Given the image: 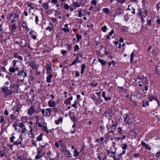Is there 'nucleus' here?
<instances>
[{"instance_id": "nucleus-9", "label": "nucleus", "mask_w": 160, "mask_h": 160, "mask_svg": "<svg viewBox=\"0 0 160 160\" xmlns=\"http://www.w3.org/2000/svg\"><path fill=\"white\" fill-rule=\"evenodd\" d=\"M36 112V110L34 108L33 106L30 107L28 110V114L30 115H32Z\"/></svg>"}, {"instance_id": "nucleus-52", "label": "nucleus", "mask_w": 160, "mask_h": 160, "mask_svg": "<svg viewBox=\"0 0 160 160\" xmlns=\"http://www.w3.org/2000/svg\"><path fill=\"white\" fill-rule=\"evenodd\" d=\"M86 0H82L80 3V4L82 6H83L86 3Z\"/></svg>"}, {"instance_id": "nucleus-3", "label": "nucleus", "mask_w": 160, "mask_h": 160, "mask_svg": "<svg viewBox=\"0 0 160 160\" xmlns=\"http://www.w3.org/2000/svg\"><path fill=\"white\" fill-rule=\"evenodd\" d=\"M8 17L7 19L10 20L11 23H13L17 21L19 17V15L18 13L13 12L11 13H9L8 16Z\"/></svg>"}, {"instance_id": "nucleus-60", "label": "nucleus", "mask_w": 160, "mask_h": 160, "mask_svg": "<svg viewBox=\"0 0 160 160\" xmlns=\"http://www.w3.org/2000/svg\"><path fill=\"white\" fill-rule=\"evenodd\" d=\"M79 49V46L77 45H76L75 46L74 51V52L77 51Z\"/></svg>"}, {"instance_id": "nucleus-5", "label": "nucleus", "mask_w": 160, "mask_h": 160, "mask_svg": "<svg viewBox=\"0 0 160 160\" xmlns=\"http://www.w3.org/2000/svg\"><path fill=\"white\" fill-rule=\"evenodd\" d=\"M96 94L97 95L98 97L96 98L94 93H92L90 96L91 98L93 99L95 103L97 104H100L102 102V100L100 98L101 93L100 92H96Z\"/></svg>"}, {"instance_id": "nucleus-15", "label": "nucleus", "mask_w": 160, "mask_h": 160, "mask_svg": "<svg viewBox=\"0 0 160 160\" xmlns=\"http://www.w3.org/2000/svg\"><path fill=\"white\" fill-rule=\"evenodd\" d=\"M0 122L2 124L1 126L2 127L4 126L6 123V121L5 119L3 116H0Z\"/></svg>"}, {"instance_id": "nucleus-56", "label": "nucleus", "mask_w": 160, "mask_h": 160, "mask_svg": "<svg viewBox=\"0 0 160 160\" xmlns=\"http://www.w3.org/2000/svg\"><path fill=\"white\" fill-rule=\"evenodd\" d=\"M107 28L106 26H104V27H102L101 28V30L104 32H105L106 31Z\"/></svg>"}, {"instance_id": "nucleus-59", "label": "nucleus", "mask_w": 160, "mask_h": 160, "mask_svg": "<svg viewBox=\"0 0 160 160\" xmlns=\"http://www.w3.org/2000/svg\"><path fill=\"white\" fill-rule=\"evenodd\" d=\"M157 17L158 18L156 21V22H157L158 25H159L158 26V27H159L160 24V18L158 16H157Z\"/></svg>"}, {"instance_id": "nucleus-41", "label": "nucleus", "mask_w": 160, "mask_h": 160, "mask_svg": "<svg viewBox=\"0 0 160 160\" xmlns=\"http://www.w3.org/2000/svg\"><path fill=\"white\" fill-rule=\"evenodd\" d=\"M102 11L106 14H108L109 12V9L108 8H104L103 9Z\"/></svg>"}, {"instance_id": "nucleus-55", "label": "nucleus", "mask_w": 160, "mask_h": 160, "mask_svg": "<svg viewBox=\"0 0 160 160\" xmlns=\"http://www.w3.org/2000/svg\"><path fill=\"white\" fill-rule=\"evenodd\" d=\"M18 126L22 128H23L25 126L24 125V123L22 122H20L18 123Z\"/></svg>"}, {"instance_id": "nucleus-31", "label": "nucleus", "mask_w": 160, "mask_h": 160, "mask_svg": "<svg viewBox=\"0 0 160 160\" xmlns=\"http://www.w3.org/2000/svg\"><path fill=\"white\" fill-rule=\"evenodd\" d=\"M22 27L24 28H25L26 30H27V29L28 28V27L27 23L25 21H23L22 22Z\"/></svg>"}, {"instance_id": "nucleus-25", "label": "nucleus", "mask_w": 160, "mask_h": 160, "mask_svg": "<svg viewBox=\"0 0 160 160\" xmlns=\"http://www.w3.org/2000/svg\"><path fill=\"white\" fill-rule=\"evenodd\" d=\"M86 65L84 64H81V74H83L84 70L85 69Z\"/></svg>"}, {"instance_id": "nucleus-29", "label": "nucleus", "mask_w": 160, "mask_h": 160, "mask_svg": "<svg viewBox=\"0 0 160 160\" xmlns=\"http://www.w3.org/2000/svg\"><path fill=\"white\" fill-rule=\"evenodd\" d=\"M17 28V25L15 23H13L12 24L10 27L11 31L13 32Z\"/></svg>"}, {"instance_id": "nucleus-63", "label": "nucleus", "mask_w": 160, "mask_h": 160, "mask_svg": "<svg viewBox=\"0 0 160 160\" xmlns=\"http://www.w3.org/2000/svg\"><path fill=\"white\" fill-rule=\"evenodd\" d=\"M160 7V3H157L156 5V7L157 11H158L159 10V8Z\"/></svg>"}, {"instance_id": "nucleus-32", "label": "nucleus", "mask_w": 160, "mask_h": 160, "mask_svg": "<svg viewBox=\"0 0 160 160\" xmlns=\"http://www.w3.org/2000/svg\"><path fill=\"white\" fill-rule=\"evenodd\" d=\"M62 117H60L58 119L55 120V123L56 124L58 125L59 124L60 122L61 123L62 122Z\"/></svg>"}, {"instance_id": "nucleus-58", "label": "nucleus", "mask_w": 160, "mask_h": 160, "mask_svg": "<svg viewBox=\"0 0 160 160\" xmlns=\"http://www.w3.org/2000/svg\"><path fill=\"white\" fill-rule=\"evenodd\" d=\"M62 30L65 32H68L69 31V29L68 28H63L61 29Z\"/></svg>"}, {"instance_id": "nucleus-38", "label": "nucleus", "mask_w": 160, "mask_h": 160, "mask_svg": "<svg viewBox=\"0 0 160 160\" xmlns=\"http://www.w3.org/2000/svg\"><path fill=\"white\" fill-rule=\"evenodd\" d=\"M155 72L156 73L160 74V64L157 66Z\"/></svg>"}, {"instance_id": "nucleus-6", "label": "nucleus", "mask_w": 160, "mask_h": 160, "mask_svg": "<svg viewBox=\"0 0 160 160\" xmlns=\"http://www.w3.org/2000/svg\"><path fill=\"white\" fill-rule=\"evenodd\" d=\"M124 122L128 125L132 124L133 122L134 118L133 116L131 114H125Z\"/></svg>"}, {"instance_id": "nucleus-35", "label": "nucleus", "mask_w": 160, "mask_h": 160, "mask_svg": "<svg viewBox=\"0 0 160 160\" xmlns=\"http://www.w3.org/2000/svg\"><path fill=\"white\" fill-rule=\"evenodd\" d=\"M76 37L77 38V41L78 42L79 41L82 39V36L78 34H77L76 35Z\"/></svg>"}, {"instance_id": "nucleus-51", "label": "nucleus", "mask_w": 160, "mask_h": 160, "mask_svg": "<svg viewBox=\"0 0 160 160\" xmlns=\"http://www.w3.org/2000/svg\"><path fill=\"white\" fill-rule=\"evenodd\" d=\"M121 146L123 149L125 150L127 148V145L125 144H122L121 145Z\"/></svg>"}, {"instance_id": "nucleus-16", "label": "nucleus", "mask_w": 160, "mask_h": 160, "mask_svg": "<svg viewBox=\"0 0 160 160\" xmlns=\"http://www.w3.org/2000/svg\"><path fill=\"white\" fill-rule=\"evenodd\" d=\"M48 103L49 107L53 108L55 107L57 104L55 101L52 102V100H50L48 102Z\"/></svg>"}, {"instance_id": "nucleus-19", "label": "nucleus", "mask_w": 160, "mask_h": 160, "mask_svg": "<svg viewBox=\"0 0 160 160\" xmlns=\"http://www.w3.org/2000/svg\"><path fill=\"white\" fill-rule=\"evenodd\" d=\"M49 74V75L46 78V81L48 83H50L51 82V79L53 77V75L52 74V73Z\"/></svg>"}, {"instance_id": "nucleus-54", "label": "nucleus", "mask_w": 160, "mask_h": 160, "mask_svg": "<svg viewBox=\"0 0 160 160\" xmlns=\"http://www.w3.org/2000/svg\"><path fill=\"white\" fill-rule=\"evenodd\" d=\"M45 110L46 111H48V112L49 113V114L48 115V117H49L51 115V113L52 112V109L50 108H48L46 109Z\"/></svg>"}, {"instance_id": "nucleus-10", "label": "nucleus", "mask_w": 160, "mask_h": 160, "mask_svg": "<svg viewBox=\"0 0 160 160\" xmlns=\"http://www.w3.org/2000/svg\"><path fill=\"white\" fill-rule=\"evenodd\" d=\"M13 57L17 58L20 61H22L23 60L22 57L19 55L17 52L13 53Z\"/></svg>"}, {"instance_id": "nucleus-18", "label": "nucleus", "mask_w": 160, "mask_h": 160, "mask_svg": "<svg viewBox=\"0 0 160 160\" xmlns=\"http://www.w3.org/2000/svg\"><path fill=\"white\" fill-rule=\"evenodd\" d=\"M28 66L32 67L33 69H36L38 68L37 65L32 62H30L28 64Z\"/></svg>"}, {"instance_id": "nucleus-39", "label": "nucleus", "mask_w": 160, "mask_h": 160, "mask_svg": "<svg viewBox=\"0 0 160 160\" xmlns=\"http://www.w3.org/2000/svg\"><path fill=\"white\" fill-rule=\"evenodd\" d=\"M42 7L45 9H48L49 8V6L48 5V3L46 2L44 3L43 4Z\"/></svg>"}, {"instance_id": "nucleus-34", "label": "nucleus", "mask_w": 160, "mask_h": 160, "mask_svg": "<svg viewBox=\"0 0 160 160\" xmlns=\"http://www.w3.org/2000/svg\"><path fill=\"white\" fill-rule=\"evenodd\" d=\"M43 135V134L41 133L36 138L37 140L38 141H42Z\"/></svg>"}, {"instance_id": "nucleus-21", "label": "nucleus", "mask_w": 160, "mask_h": 160, "mask_svg": "<svg viewBox=\"0 0 160 160\" xmlns=\"http://www.w3.org/2000/svg\"><path fill=\"white\" fill-rule=\"evenodd\" d=\"M61 6L62 8H65L67 10H68V9L70 8V6L67 3L64 4L63 5V3H62Z\"/></svg>"}, {"instance_id": "nucleus-48", "label": "nucleus", "mask_w": 160, "mask_h": 160, "mask_svg": "<svg viewBox=\"0 0 160 160\" xmlns=\"http://www.w3.org/2000/svg\"><path fill=\"white\" fill-rule=\"evenodd\" d=\"M103 138L102 137H100L99 138H97L96 140V142L99 143L100 142V141L101 142H102L103 140Z\"/></svg>"}, {"instance_id": "nucleus-26", "label": "nucleus", "mask_w": 160, "mask_h": 160, "mask_svg": "<svg viewBox=\"0 0 160 160\" xmlns=\"http://www.w3.org/2000/svg\"><path fill=\"white\" fill-rule=\"evenodd\" d=\"M64 155L68 158L72 157L71 154L70 152V151L67 150H65L64 152Z\"/></svg>"}, {"instance_id": "nucleus-36", "label": "nucleus", "mask_w": 160, "mask_h": 160, "mask_svg": "<svg viewBox=\"0 0 160 160\" xmlns=\"http://www.w3.org/2000/svg\"><path fill=\"white\" fill-rule=\"evenodd\" d=\"M154 46V45L153 44L152 45L149 46L148 48L147 49V51L151 53L153 51V49H152V47Z\"/></svg>"}, {"instance_id": "nucleus-23", "label": "nucleus", "mask_w": 160, "mask_h": 160, "mask_svg": "<svg viewBox=\"0 0 160 160\" xmlns=\"http://www.w3.org/2000/svg\"><path fill=\"white\" fill-rule=\"evenodd\" d=\"M80 5H81L80 3H79L77 2H73L72 3V7H73L74 8H76L77 7H79Z\"/></svg>"}, {"instance_id": "nucleus-11", "label": "nucleus", "mask_w": 160, "mask_h": 160, "mask_svg": "<svg viewBox=\"0 0 160 160\" xmlns=\"http://www.w3.org/2000/svg\"><path fill=\"white\" fill-rule=\"evenodd\" d=\"M148 99L150 101H152L153 99H154V100H156L157 102H158V106L159 105L160 102H159V100H158V98L156 96H155L154 95H152V97H148Z\"/></svg>"}, {"instance_id": "nucleus-49", "label": "nucleus", "mask_w": 160, "mask_h": 160, "mask_svg": "<svg viewBox=\"0 0 160 160\" xmlns=\"http://www.w3.org/2000/svg\"><path fill=\"white\" fill-rule=\"evenodd\" d=\"M13 127L14 128L15 130H17V126H18V124L16 122H15L13 124Z\"/></svg>"}, {"instance_id": "nucleus-13", "label": "nucleus", "mask_w": 160, "mask_h": 160, "mask_svg": "<svg viewBox=\"0 0 160 160\" xmlns=\"http://www.w3.org/2000/svg\"><path fill=\"white\" fill-rule=\"evenodd\" d=\"M20 43L21 45H20V46L22 48H23L27 46V43L24 39H21Z\"/></svg>"}, {"instance_id": "nucleus-64", "label": "nucleus", "mask_w": 160, "mask_h": 160, "mask_svg": "<svg viewBox=\"0 0 160 160\" xmlns=\"http://www.w3.org/2000/svg\"><path fill=\"white\" fill-rule=\"evenodd\" d=\"M91 4L94 5H96L97 4V1L96 0H92L91 2Z\"/></svg>"}, {"instance_id": "nucleus-45", "label": "nucleus", "mask_w": 160, "mask_h": 160, "mask_svg": "<svg viewBox=\"0 0 160 160\" xmlns=\"http://www.w3.org/2000/svg\"><path fill=\"white\" fill-rule=\"evenodd\" d=\"M32 3H31V2H28V7H29L30 8V10L31 9H33L34 8V7L32 6Z\"/></svg>"}, {"instance_id": "nucleus-28", "label": "nucleus", "mask_w": 160, "mask_h": 160, "mask_svg": "<svg viewBox=\"0 0 160 160\" xmlns=\"http://www.w3.org/2000/svg\"><path fill=\"white\" fill-rule=\"evenodd\" d=\"M14 87H15V89L13 91H12V93L14 92V93H18V89L19 88V87L18 85L16 84L15 85H14Z\"/></svg>"}, {"instance_id": "nucleus-40", "label": "nucleus", "mask_w": 160, "mask_h": 160, "mask_svg": "<svg viewBox=\"0 0 160 160\" xmlns=\"http://www.w3.org/2000/svg\"><path fill=\"white\" fill-rule=\"evenodd\" d=\"M9 71L12 73H14L15 72V67H11L9 69Z\"/></svg>"}, {"instance_id": "nucleus-24", "label": "nucleus", "mask_w": 160, "mask_h": 160, "mask_svg": "<svg viewBox=\"0 0 160 160\" xmlns=\"http://www.w3.org/2000/svg\"><path fill=\"white\" fill-rule=\"evenodd\" d=\"M144 12H145V16H144V15H142V12L141 11V9H139L138 10V14L140 15L141 17H142V16H144V17H145L146 16H147V15L148 13L147 12L146 9L144 10Z\"/></svg>"}, {"instance_id": "nucleus-14", "label": "nucleus", "mask_w": 160, "mask_h": 160, "mask_svg": "<svg viewBox=\"0 0 160 160\" xmlns=\"http://www.w3.org/2000/svg\"><path fill=\"white\" fill-rule=\"evenodd\" d=\"M72 99V97L71 96L67 98L64 101V103L66 105H70L71 103V101Z\"/></svg>"}, {"instance_id": "nucleus-53", "label": "nucleus", "mask_w": 160, "mask_h": 160, "mask_svg": "<svg viewBox=\"0 0 160 160\" xmlns=\"http://www.w3.org/2000/svg\"><path fill=\"white\" fill-rule=\"evenodd\" d=\"M22 130L21 131V133L22 134L24 133L25 132L27 131V130L26 129L25 127H24L23 128H22Z\"/></svg>"}, {"instance_id": "nucleus-44", "label": "nucleus", "mask_w": 160, "mask_h": 160, "mask_svg": "<svg viewBox=\"0 0 160 160\" xmlns=\"http://www.w3.org/2000/svg\"><path fill=\"white\" fill-rule=\"evenodd\" d=\"M19 62V61L15 60H13L12 62V65L13 67H16V63L17 62Z\"/></svg>"}, {"instance_id": "nucleus-46", "label": "nucleus", "mask_w": 160, "mask_h": 160, "mask_svg": "<svg viewBox=\"0 0 160 160\" xmlns=\"http://www.w3.org/2000/svg\"><path fill=\"white\" fill-rule=\"evenodd\" d=\"M134 54V51L130 55V62L131 63H132L133 61Z\"/></svg>"}, {"instance_id": "nucleus-30", "label": "nucleus", "mask_w": 160, "mask_h": 160, "mask_svg": "<svg viewBox=\"0 0 160 160\" xmlns=\"http://www.w3.org/2000/svg\"><path fill=\"white\" fill-rule=\"evenodd\" d=\"M37 150L38 153L41 155H42V154L43 156L45 154V153L44 152H43V151L41 149L39 148H37Z\"/></svg>"}, {"instance_id": "nucleus-57", "label": "nucleus", "mask_w": 160, "mask_h": 160, "mask_svg": "<svg viewBox=\"0 0 160 160\" xmlns=\"http://www.w3.org/2000/svg\"><path fill=\"white\" fill-rule=\"evenodd\" d=\"M147 25L150 26L151 25V20L148 19L147 21Z\"/></svg>"}, {"instance_id": "nucleus-62", "label": "nucleus", "mask_w": 160, "mask_h": 160, "mask_svg": "<svg viewBox=\"0 0 160 160\" xmlns=\"http://www.w3.org/2000/svg\"><path fill=\"white\" fill-rule=\"evenodd\" d=\"M77 62L76 60L74 59L73 60V61L70 64H69V65H70V66H72V65H75V64H76V63H77Z\"/></svg>"}, {"instance_id": "nucleus-27", "label": "nucleus", "mask_w": 160, "mask_h": 160, "mask_svg": "<svg viewBox=\"0 0 160 160\" xmlns=\"http://www.w3.org/2000/svg\"><path fill=\"white\" fill-rule=\"evenodd\" d=\"M98 61L103 66H105L107 63V62L106 61H104L102 59H99L98 60Z\"/></svg>"}, {"instance_id": "nucleus-37", "label": "nucleus", "mask_w": 160, "mask_h": 160, "mask_svg": "<svg viewBox=\"0 0 160 160\" xmlns=\"http://www.w3.org/2000/svg\"><path fill=\"white\" fill-rule=\"evenodd\" d=\"M79 155V152L77 150L75 149L74 152L73 156L77 158L78 157Z\"/></svg>"}, {"instance_id": "nucleus-4", "label": "nucleus", "mask_w": 160, "mask_h": 160, "mask_svg": "<svg viewBox=\"0 0 160 160\" xmlns=\"http://www.w3.org/2000/svg\"><path fill=\"white\" fill-rule=\"evenodd\" d=\"M0 92L1 93L4 94L3 96L4 98H6L8 96L12 93V91L8 89V87L5 85H4L1 88Z\"/></svg>"}, {"instance_id": "nucleus-7", "label": "nucleus", "mask_w": 160, "mask_h": 160, "mask_svg": "<svg viewBox=\"0 0 160 160\" xmlns=\"http://www.w3.org/2000/svg\"><path fill=\"white\" fill-rule=\"evenodd\" d=\"M22 105L19 102H18L16 103V109H15L14 113L17 115H18L19 112H20L21 108H22Z\"/></svg>"}, {"instance_id": "nucleus-61", "label": "nucleus", "mask_w": 160, "mask_h": 160, "mask_svg": "<svg viewBox=\"0 0 160 160\" xmlns=\"http://www.w3.org/2000/svg\"><path fill=\"white\" fill-rule=\"evenodd\" d=\"M6 69L5 68L4 66L2 67L0 69V72H6Z\"/></svg>"}, {"instance_id": "nucleus-17", "label": "nucleus", "mask_w": 160, "mask_h": 160, "mask_svg": "<svg viewBox=\"0 0 160 160\" xmlns=\"http://www.w3.org/2000/svg\"><path fill=\"white\" fill-rule=\"evenodd\" d=\"M22 136H20L19 138L17 141L14 142V144L16 145H18L19 144H22L23 143L21 142V141H22Z\"/></svg>"}, {"instance_id": "nucleus-1", "label": "nucleus", "mask_w": 160, "mask_h": 160, "mask_svg": "<svg viewBox=\"0 0 160 160\" xmlns=\"http://www.w3.org/2000/svg\"><path fill=\"white\" fill-rule=\"evenodd\" d=\"M117 126V122L112 120L111 123H109L107 125L106 127L109 132L113 133L116 130Z\"/></svg>"}, {"instance_id": "nucleus-47", "label": "nucleus", "mask_w": 160, "mask_h": 160, "mask_svg": "<svg viewBox=\"0 0 160 160\" xmlns=\"http://www.w3.org/2000/svg\"><path fill=\"white\" fill-rule=\"evenodd\" d=\"M17 158L19 160H32V159L30 158L27 159L26 158L24 157L22 158L20 156L18 157Z\"/></svg>"}, {"instance_id": "nucleus-22", "label": "nucleus", "mask_w": 160, "mask_h": 160, "mask_svg": "<svg viewBox=\"0 0 160 160\" xmlns=\"http://www.w3.org/2000/svg\"><path fill=\"white\" fill-rule=\"evenodd\" d=\"M141 144L143 146H144L146 149L148 150H150L151 149V147H149V145L147 144L144 142L142 141L141 142Z\"/></svg>"}, {"instance_id": "nucleus-43", "label": "nucleus", "mask_w": 160, "mask_h": 160, "mask_svg": "<svg viewBox=\"0 0 160 160\" xmlns=\"http://www.w3.org/2000/svg\"><path fill=\"white\" fill-rule=\"evenodd\" d=\"M117 130H118L117 131L119 134H123L122 129L121 127L118 128H117Z\"/></svg>"}, {"instance_id": "nucleus-33", "label": "nucleus", "mask_w": 160, "mask_h": 160, "mask_svg": "<svg viewBox=\"0 0 160 160\" xmlns=\"http://www.w3.org/2000/svg\"><path fill=\"white\" fill-rule=\"evenodd\" d=\"M66 45L67 46V48L68 50V52H70L71 51L72 48V43H71L70 44H69V43H67V44Z\"/></svg>"}, {"instance_id": "nucleus-12", "label": "nucleus", "mask_w": 160, "mask_h": 160, "mask_svg": "<svg viewBox=\"0 0 160 160\" xmlns=\"http://www.w3.org/2000/svg\"><path fill=\"white\" fill-rule=\"evenodd\" d=\"M18 115H17L16 114H15L14 113L12 114H11L10 115V119H8L7 120L8 122H9V120H11L12 121H14L16 120L17 118V116Z\"/></svg>"}, {"instance_id": "nucleus-20", "label": "nucleus", "mask_w": 160, "mask_h": 160, "mask_svg": "<svg viewBox=\"0 0 160 160\" xmlns=\"http://www.w3.org/2000/svg\"><path fill=\"white\" fill-rule=\"evenodd\" d=\"M39 111L41 112V113H42L43 116H48V112H46L44 109L40 108L39 109Z\"/></svg>"}, {"instance_id": "nucleus-8", "label": "nucleus", "mask_w": 160, "mask_h": 160, "mask_svg": "<svg viewBox=\"0 0 160 160\" xmlns=\"http://www.w3.org/2000/svg\"><path fill=\"white\" fill-rule=\"evenodd\" d=\"M52 64L49 63L47 64L46 65V70L47 71L46 73L47 74L52 73Z\"/></svg>"}, {"instance_id": "nucleus-50", "label": "nucleus", "mask_w": 160, "mask_h": 160, "mask_svg": "<svg viewBox=\"0 0 160 160\" xmlns=\"http://www.w3.org/2000/svg\"><path fill=\"white\" fill-rule=\"evenodd\" d=\"M49 23L52 25V27L51 28L50 27L48 26L47 28H46V30H49V31L51 32L52 31V30L53 29V27L52 24H51V23L50 22Z\"/></svg>"}, {"instance_id": "nucleus-2", "label": "nucleus", "mask_w": 160, "mask_h": 160, "mask_svg": "<svg viewBox=\"0 0 160 160\" xmlns=\"http://www.w3.org/2000/svg\"><path fill=\"white\" fill-rule=\"evenodd\" d=\"M27 71L26 69L21 68L17 72L18 78L22 81L25 77L27 76Z\"/></svg>"}, {"instance_id": "nucleus-42", "label": "nucleus", "mask_w": 160, "mask_h": 160, "mask_svg": "<svg viewBox=\"0 0 160 160\" xmlns=\"http://www.w3.org/2000/svg\"><path fill=\"white\" fill-rule=\"evenodd\" d=\"M43 154L41 155L39 154V153H37V155L35 157V159H38L41 158H42L43 157Z\"/></svg>"}]
</instances>
